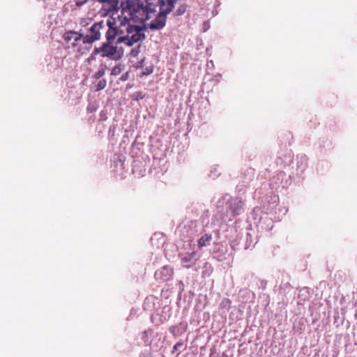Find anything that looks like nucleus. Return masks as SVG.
<instances>
[{
	"label": "nucleus",
	"mask_w": 357,
	"mask_h": 357,
	"mask_svg": "<svg viewBox=\"0 0 357 357\" xmlns=\"http://www.w3.org/2000/svg\"><path fill=\"white\" fill-rule=\"evenodd\" d=\"M186 10V6L183 4L178 6L176 10L174 12V15L178 16L183 15Z\"/></svg>",
	"instance_id": "nucleus-12"
},
{
	"label": "nucleus",
	"mask_w": 357,
	"mask_h": 357,
	"mask_svg": "<svg viewBox=\"0 0 357 357\" xmlns=\"http://www.w3.org/2000/svg\"><path fill=\"white\" fill-rule=\"evenodd\" d=\"M119 28L115 17L112 16L106 20L93 24L87 30L84 29V44H92L100 39L102 32H105V38L108 41L114 40L116 37L122 36L123 31Z\"/></svg>",
	"instance_id": "nucleus-2"
},
{
	"label": "nucleus",
	"mask_w": 357,
	"mask_h": 357,
	"mask_svg": "<svg viewBox=\"0 0 357 357\" xmlns=\"http://www.w3.org/2000/svg\"><path fill=\"white\" fill-rule=\"evenodd\" d=\"M106 69H107V66L105 64L102 63L100 66L98 70L95 73L93 77L96 79H100V77H102L104 75Z\"/></svg>",
	"instance_id": "nucleus-10"
},
{
	"label": "nucleus",
	"mask_w": 357,
	"mask_h": 357,
	"mask_svg": "<svg viewBox=\"0 0 357 357\" xmlns=\"http://www.w3.org/2000/svg\"><path fill=\"white\" fill-rule=\"evenodd\" d=\"M158 6L156 0H126L121 3V8L112 13L115 21L123 31L122 36L118 37L117 43H125L131 46L144 38L139 26L132 25L131 21L136 23H144L156 15Z\"/></svg>",
	"instance_id": "nucleus-1"
},
{
	"label": "nucleus",
	"mask_w": 357,
	"mask_h": 357,
	"mask_svg": "<svg viewBox=\"0 0 357 357\" xmlns=\"http://www.w3.org/2000/svg\"><path fill=\"white\" fill-rule=\"evenodd\" d=\"M100 54L102 57H107L112 60H119L122 58L123 52L116 45L111 44V41L104 43L100 47H96L89 58V61L95 59L94 55Z\"/></svg>",
	"instance_id": "nucleus-3"
},
{
	"label": "nucleus",
	"mask_w": 357,
	"mask_h": 357,
	"mask_svg": "<svg viewBox=\"0 0 357 357\" xmlns=\"http://www.w3.org/2000/svg\"><path fill=\"white\" fill-rule=\"evenodd\" d=\"M169 13L164 12L163 8L158 6L156 15L151 19V20L146 25L151 30L162 29L165 26L167 15Z\"/></svg>",
	"instance_id": "nucleus-4"
},
{
	"label": "nucleus",
	"mask_w": 357,
	"mask_h": 357,
	"mask_svg": "<svg viewBox=\"0 0 357 357\" xmlns=\"http://www.w3.org/2000/svg\"><path fill=\"white\" fill-rule=\"evenodd\" d=\"M172 269L169 266H164L163 268L155 272V277L157 280L165 281L169 280L172 278Z\"/></svg>",
	"instance_id": "nucleus-8"
},
{
	"label": "nucleus",
	"mask_w": 357,
	"mask_h": 357,
	"mask_svg": "<svg viewBox=\"0 0 357 357\" xmlns=\"http://www.w3.org/2000/svg\"><path fill=\"white\" fill-rule=\"evenodd\" d=\"M181 264L184 268H193L197 270V261L199 259V256L197 252L193 250L190 252H185L180 255Z\"/></svg>",
	"instance_id": "nucleus-6"
},
{
	"label": "nucleus",
	"mask_w": 357,
	"mask_h": 357,
	"mask_svg": "<svg viewBox=\"0 0 357 357\" xmlns=\"http://www.w3.org/2000/svg\"><path fill=\"white\" fill-rule=\"evenodd\" d=\"M91 22V20L90 18H82L79 20V24L82 27V29L86 27Z\"/></svg>",
	"instance_id": "nucleus-13"
},
{
	"label": "nucleus",
	"mask_w": 357,
	"mask_h": 357,
	"mask_svg": "<svg viewBox=\"0 0 357 357\" xmlns=\"http://www.w3.org/2000/svg\"><path fill=\"white\" fill-rule=\"evenodd\" d=\"M145 66V59H142L133 65L135 68H143Z\"/></svg>",
	"instance_id": "nucleus-15"
},
{
	"label": "nucleus",
	"mask_w": 357,
	"mask_h": 357,
	"mask_svg": "<svg viewBox=\"0 0 357 357\" xmlns=\"http://www.w3.org/2000/svg\"><path fill=\"white\" fill-rule=\"evenodd\" d=\"M84 29L79 31H69L64 33L63 39L68 43V47H79L81 43H83Z\"/></svg>",
	"instance_id": "nucleus-5"
},
{
	"label": "nucleus",
	"mask_w": 357,
	"mask_h": 357,
	"mask_svg": "<svg viewBox=\"0 0 357 357\" xmlns=\"http://www.w3.org/2000/svg\"><path fill=\"white\" fill-rule=\"evenodd\" d=\"M212 241L211 234H206L203 235L198 241V246L199 248L205 247L210 244Z\"/></svg>",
	"instance_id": "nucleus-9"
},
{
	"label": "nucleus",
	"mask_w": 357,
	"mask_h": 357,
	"mask_svg": "<svg viewBox=\"0 0 357 357\" xmlns=\"http://www.w3.org/2000/svg\"><path fill=\"white\" fill-rule=\"evenodd\" d=\"M153 73V67L152 66H148L146 67L143 71L142 72L141 77L146 76L151 74Z\"/></svg>",
	"instance_id": "nucleus-14"
},
{
	"label": "nucleus",
	"mask_w": 357,
	"mask_h": 357,
	"mask_svg": "<svg viewBox=\"0 0 357 357\" xmlns=\"http://www.w3.org/2000/svg\"><path fill=\"white\" fill-rule=\"evenodd\" d=\"M123 68L121 65L114 66L111 70V75L115 76L119 75L122 72Z\"/></svg>",
	"instance_id": "nucleus-11"
},
{
	"label": "nucleus",
	"mask_w": 357,
	"mask_h": 357,
	"mask_svg": "<svg viewBox=\"0 0 357 357\" xmlns=\"http://www.w3.org/2000/svg\"><path fill=\"white\" fill-rule=\"evenodd\" d=\"M128 79V73L123 75L121 77V79L123 81H126Z\"/></svg>",
	"instance_id": "nucleus-20"
},
{
	"label": "nucleus",
	"mask_w": 357,
	"mask_h": 357,
	"mask_svg": "<svg viewBox=\"0 0 357 357\" xmlns=\"http://www.w3.org/2000/svg\"><path fill=\"white\" fill-rule=\"evenodd\" d=\"M88 1V0H82V1H77L75 2V5L77 6V7H82L83 6L86 2Z\"/></svg>",
	"instance_id": "nucleus-18"
},
{
	"label": "nucleus",
	"mask_w": 357,
	"mask_h": 357,
	"mask_svg": "<svg viewBox=\"0 0 357 357\" xmlns=\"http://www.w3.org/2000/svg\"><path fill=\"white\" fill-rule=\"evenodd\" d=\"M183 347V342H178L174 346V351H178Z\"/></svg>",
	"instance_id": "nucleus-17"
},
{
	"label": "nucleus",
	"mask_w": 357,
	"mask_h": 357,
	"mask_svg": "<svg viewBox=\"0 0 357 357\" xmlns=\"http://www.w3.org/2000/svg\"><path fill=\"white\" fill-rule=\"evenodd\" d=\"M107 82L105 79L100 80L97 86L98 90H102L106 86Z\"/></svg>",
	"instance_id": "nucleus-16"
},
{
	"label": "nucleus",
	"mask_w": 357,
	"mask_h": 357,
	"mask_svg": "<svg viewBox=\"0 0 357 357\" xmlns=\"http://www.w3.org/2000/svg\"><path fill=\"white\" fill-rule=\"evenodd\" d=\"M227 211L231 213V216H235L239 214L242 209V202L238 198L231 199L230 202H227Z\"/></svg>",
	"instance_id": "nucleus-7"
},
{
	"label": "nucleus",
	"mask_w": 357,
	"mask_h": 357,
	"mask_svg": "<svg viewBox=\"0 0 357 357\" xmlns=\"http://www.w3.org/2000/svg\"><path fill=\"white\" fill-rule=\"evenodd\" d=\"M138 50L137 49H132L130 52V55L133 57H135L138 54Z\"/></svg>",
	"instance_id": "nucleus-19"
}]
</instances>
